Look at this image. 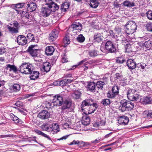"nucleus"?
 <instances>
[{"label": "nucleus", "instance_id": "f257e3e1", "mask_svg": "<svg viewBox=\"0 0 152 152\" xmlns=\"http://www.w3.org/2000/svg\"><path fill=\"white\" fill-rule=\"evenodd\" d=\"M82 110L86 114L94 113L96 109L97 105L93 103L91 99H87L83 102L82 104Z\"/></svg>", "mask_w": 152, "mask_h": 152}, {"label": "nucleus", "instance_id": "f03ea898", "mask_svg": "<svg viewBox=\"0 0 152 152\" xmlns=\"http://www.w3.org/2000/svg\"><path fill=\"white\" fill-rule=\"evenodd\" d=\"M134 107V105L133 103L124 99L121 101V105L119 109L122 112H124L131 110Z\"/></svg>", "mask_w": 152, "mask_h": 152}, {"label": "nucleus", "instance_id": "7ed1b4c3", "mask_svg": "<svg viewBox=\"0 0 152 152\" xmlns=\"http://www.w3.org/2000/svg\"><path fill=\"white\" fill-rule=\"evenodd\" d=\"M135 89H129L127 91L128 99L132 101H138L140 99V96Z\"/></svg>", "mask_w": 152, "mask_h": 152}, {"label": "nucleus", "instance_id": "20e7f679", "mask_svg": "<svg viewBox=\"0 0 152 152\" xmlns=\"http://www.w3.org/2000/svg\"><path fill=\"white\" fill-rule=\"evenodd\" d=\"M33 69V66L32 65L27 63L23 64L20 67V72L26 74H29Z\"/></svg>", "mask_w": 152, "mask_h": 152}, {"label": "nucleus", "instance_id": "39448f33", "mask_svg": "<svg viewBox=\"0 0 152 152\" xmlns=\"http://www.w3.org/2000/svg\"><path fill=\"white\" fill-rule=\"evenodd\" d=\"M125 27L126 34L129 35L134 33L137 29L136 23L132 21L128 22Z\"/></svg>", "mask_w": 152, "mask_h": 152}, {"label": "nucleus", "instance_id": "423d86ee", "mask_svg": "<svg viewBox=\"0 0 152 152\" xmlns=\"http://www.w3.org/2000/svg\"><path fill=\"white\" fill-rule=\"evenodd\" d=\"M63 102V95L62 94H58L56 95L54 97V99L52 104L54 106H60L61 105Z\"/></svg>", "mask_w": 152, "mask_h": 152}, {"label": "nucleus", "instance_id": "0eeeda50", "mask_svg": "<svg viewBox=\"0 0 152 152\" xmlns=\"http://www.w3.org/2000/svg\"><path fill=\"white\" fill-rule=\"evenodd\" d=\"M53 0H45V4L48 6L51 12H55L59 8L58 6Z\"/></svg>", "mask_w": 152, "mask_h": 152}, {"label": "nucleus", "instance_id": "6e6552de", "mask_svg": "<svg viewBox=\"0 0 152 152\" xmlns=\"http://www.w3.org/2000/svg\"><path fill=\"white\" fill-rule=\"evenodd\" d=\"M105 48L108 52L113 53L115 52L116 49L114 45L111 41H107L105 45Z\"/></svg>", "mask_w": 152, "mask_h": 152}, {"label": "nucleus", "instance_id": "1a4fd4ad", "mask_svg": "<svg viewBox=\"0 0 152 152\" xmlns=\"http://www.w3.org/2000/svg\"><path fill=\"white\" fill-rule=\"evenodd\" d=\"M118 93V87L116 86H114L111 91H110L107 93V97L109 98H113L115 97Z\"/></svg>", "mask_w": 152, "mask_h": 152}, {"label": "nucleus", "instance_id": "9d476101", "mask_svg": "<svg viewBox=\"0 0 152 152\" xmlns=\"http://www.w3.org/2000/svg\"><path fill=\"white\" fill-rule=\"evenodd\" d=\"M17 41L19 45H21L26 44L27 41L26 37L23 35L18 36L17 38Z\"/></svg>", "mask_w": 152, "mask_h": 152}, {"label": "nucleus", "instance_id": "9b49d317", "mask_svg": "<svg viewBox=\"0 0 152 152\" xmlns=\"http://www.w3.org/2000/svg\"><path fill=\"white\" fill-rule=\"evenodd\" d=\"M38 116L42 119H48L50 117V114L47 111L43 110L39 113Z\"/></svg>", "mask_w": 152, "mask_h": 152}, {"label": "nucleus", "instance_id": "f8f14e48", "mask_svg": "<svg viewBox=\"0 0 152 152\" xmlns=\"http://www.w3.org/2000/svg\"><path fill=\"white\" fill-rule=\"evenodd\" d=\"M59 34L58 30H54L49 35V40L50 42L55 40L57 38Z\"/></svg>", "mask_w": 152, "mask_h": 152}, {"label": "nucleus", "instance_id": "ddd939ff", "mask_svg": "<svg viewBox=\"0 0 152 152\" xmlns=\"http://www.w3.org/2000/svg\"><path fill=\"white\" fill-rule=\"evenodd\" d=\"M62 121L63 123L62 126L64 129H67L70 127V125L72 123L70 119L64 118Z\"/></svg>", "mask_w": 152, "mask_h": 152}, {"label": "nucleus", "instance_id": "4468645a", "mask_svg": "<svg viewBox=\"0 0 152 152\" xmlns=\"http://www.w3.org/2000/svg\"><path fill=\"white\" fill-rule=\"evenodd\" d=\"M36 46L35 45H32L28 47L27 50L33 56H36L37 54V49L35 48Z\"/></svg>", "mask_w": 152, "mask_h": 152}, {"label": "nucleus", "instance_id": "2eb2a0df", "mask_svg": "<svg viewBox=\"0 0 152 152\" xmlns=\"http://www.w3.org/2000/svg\"><path fill=\"white\" fill-rule=\"evenodd\" d=\"M118 123L121 124H127L129 121V118L126 116H123L120 117L118 119Z\"/></svg>", "mask_w": 152, "mask_h": 152}, {"label": "nucleus", "instance_id": "dca6fc26", "mask_svg": "<svg viewBox=\"0 0 152 152\" xmlns=\"http://www.w3.org/2000/svg\"><path fill=\"white\" fill-rule=\"evenodd\" d=\"M126 64L129 68L130 69H133L136 67L135 62L133 59H130L127 60Z\"/></svg>", "mask_w": 152, "mask_h": 152}, {"label": "nucleus", "instance_id": "f3484780", "mask_svg": "<svg viewBox=\"0 0 152 152\" xmlns=\"http://www.w3.org/2000/svg\"><path fill=\"white\" fill-rule=\"evenodd\" d=\"M62 104L63 105L61 109L63 110H65L69 108L71 105L72 103L70 101L66 100L63 101Z\"/></svg>", "mask_w": 152, "mask_h": 152}, {"label": "nucleus", "instance_id": "a211bd4d", "mask_svg": "<svg viewBox=\"0 0 152 152\" xmlns=\"http://www.w3.org/2000/svg\"><path fill=\"white\" fill-rule=\"evenodd\" d=\"M50 69V64L48 62H44L43 64L41 70L45 72H49Z\"/></svg>", "mask_w": 152, "mask_h": 152}, {"label": "nucleus", "instance_id": "6ab92c4d", "mask_svg": "<svg viewBox=\"0 0 152 152\" xmlns=\"http://www.w3.org/2000/svg\"><path fill=\"white\" fill-rule=\"evenodd\" d=\"M51 12L49 8L44 7L42 9L41 14L43 16L47 17L49 15Z\"/></svg>", "mask_w": 152, "mask_h": 152}, {"label": "nucleus", "instance_id": "aec40b11", "mask_svg": "<svg viewBox=\"0 0 152 152\" xmlns=\"http://www.w3.org/2000/svg\"><path fill=\"white\" fill-rule=\"evenodd\" d=\"M29 77L31 80H34L37 79L39 76V73L37 71H34L31 72L30 73Z\"/></svg>", "mask_w": 152, "mask_h": 152}, {"label": "nucleus", "instance_id": "412c9836", "mask_svg": "<svg viewBox=\"0 0 152 152\" xmlns=\"http://www.w3.org/2000/svg\"><path fill=\"white\" fill-rule=\"evenodd\" d=\"M140 101L144 104H152V98L146 96L141 98Z\"/></svg>", "mask_w": 152, "mask_h": 152}, {"label": "nucleus", "instance_id": "4be33fe9", "mask_svg": "<svg viewBox=\"0 0 152 152\" xmlns=\"http://www.w3.org/2000/svg\"><path fill=\"white\" fill-rule=\"evenodd\" d=\"M27 9L28 11L33 12L37 8L36 4L34 3L28 4L27 5Z\"/></svg>", "mask_w": 152, "mask_h": 152}, {"label": "nucleus", "instance_id": "5701e85b", "mask_svg": "<svg viewBox=\"0 0 152 152\" xmlns=\"http://www.w3.org/2000/svg\"><path fill=\"white\" fill-rule=\"evenodd\" d=\"M88 88L89 90L92 92H98L96 90V87L95 83L94 82H90L88 85Z\"/></svg>", "mask_w": 152, "mask_h": 152}, {"label": "nucleus", "instance_id": "b1692460", "mask_svg": "<svg viewBox=\"0 0 152 152\" xmlns=\"http://www.w3.org/2000/svg\"><path fill=\"white\" fill-rule=\"evenodd\" d=\"M54 49L52 46H48L46 48L45 53L47 55L49 56L53 54Z\"/></svg>", "mask_w": 152, "mask_h": 152}, {"label": "nucleus", "instance_id": "393cba45", "mask_svg": "<svg viewBox=\"0 0 152 152\" xmlns=\"http://www.w3.org/2000/svg\"><path fill=\"white\" fill-rule=\"evenodd\" d=\"M69 5V3L67 2H65L61 4L60 7L61 10L62 11L65 12L68 9Z\"/></svg>", "mask_w": 152, "mask_h": 152}, {"label": "nucleus", "instance_id": "a878e982", "mask_svg": "<svg viewBox=\"0 0 152 152\" xmlns=\"http://www.w3.org/2000/svg\"><path fill=\"white\" fill-rule=\"evenodd\" d=\"M7 28L9 32L12 34H16L18 32V28H15L12 27L11 26L8 25L7 26Z\"/></svg>", "mask_w": 152, "mask_h": 152}, {"label": "nucleus", "instance_id": "bb28decb", "mask_svg": "<svg viewBox=\"0 0 152 152\" xmlns=\"http://www.w3.org/2000/svg\"><path fill=\"white\" fill-rule=\"evenodd\" d=\"M103 38V36L100 34H95L94 37V39L95 42H101Z\"/></svg>", "mask_w": 152, "mask_h": 152}, {"label": "nucleus", "instance_id": "cd10ccee", "mask_svg": "<svg viewBox=\"0 0 152 152\" xmlns=\"http://www.w3.org/2000/svg\"><path fill=\"white\" fill-rule=\"evenodd\" d=\"M81 93V92L78 90L75 91L72 94V97L75 99H79L80 97Z\"/></svg>", "mask_w": 152, "mask_h": 152}, {"label": "nucleus", "instance_id": "c85d7f7f", "mask_svg": "<svg viewBox=\"0 0 152 152\" xmlns=\"http://www.w3.org/2000/svg\"><path fill=\"white\" fill-rule=\"evenodd\" d=\"M73 30H81L82 29L81 24L80 23H75L71 26Z\"/></svg>", "mask_w": 152, "mask_h": 152}, {"label": "nucleus", "instance_id": "c756f323", "mask_svg": "<svg viewBox=\"0 0 152 152\" xmlns=\"http://www.w3.org/2000/svg\"><path fill=\"white\" fill-rule=\"evenodd\" d=\"M10 118L13 120L15 123H19L20 122V119L13 113L10 114Z\"/></svg>", "mask_w": 152, "mask_h": 152}, {"label": "nucleus", "instance_id": "7c9ffc66", "mask_svg": "<svg viewBox=\"0 0 152 152\" xmlns=\"http://www.w3.org/2000/svg\"><path fill=\"white\" fill-rule=\"evenodd\" d=\"M6 68L7 69H9L10 71H13L14 72H16L17 71V68L14 65H11L10 64H7L6 65Z\"/></svg>", "mask_w": 152, "mask_h": 152}, {"label": "nucleus", "instance_id": "2f4dec72", "mask_svg": "<svg viewBox=\"0 0 152 152\" xmlns=\"http://www.w3.org/2000/svg\"><path fill=\"white\" fill-rule=\"evenodd\" d=\"M99 3L96 0H91L90 1V6L93 8H96L99 5Z\"/></svg>", "mask_w": 152, "mask_h": 152}, {"label": "nucleus", "instance_id": "473e14b6", "mask_svg": "<svg viewBox=\"0 0 152 152\" xmlns=\"http://www.w3.org/2000/svg\"><path fill=\"white\" fill-rule=\"evenodd\" d=\"M42 128L43 129V130L46 131L48 132H52L53 131V129L51 127V125H48V124H46L45 125H43L42 126Z\"/></svg>", "mask_w": 152, "mask_h": 152}, {"label": "nucleus", "instance_id": "72a5a7b5", "mask_svg": "<svg viewBox=\"0 0 152 152\" xmlns=\"http://www.w3.org/2000/svg\"><path fill=\"white\" fill-rule=\"evenodd\" d=\"M90 119L88 116H85L82 121V123L84 125L87 126L90 124Z\"/></svg>", "mask_w": 152, "mask_h": 152}, {"label": "nucleus", "instance_id": "f704fd0d", "mask_svg": "<svg viewBox=\"0 0 152 152\" xmlns=\"http://www.w3.org/2000/svg\"><path fill=\"white\" fill-rule=\"evenodd\" d=\"M123 5L127 7H133L135 6L134 3L133 2H131L129 1L126 0L124 1L123 3Z\"/></svg>", "mask_w": 152, "mask_h": 152}, {"label": "nucleus", "instance_id": "c9c22d12", "mask_svg": "<svg viewBox=\"0 0 152 152\" xmlns=\"http://www.w3.org/2000/svg\"><path fill=\"white\" fill-rule=\"evenodd\" d=\"M122 42L123 44L125 45L126 44V45L125 46L126 50L127 52H129L130 50H129V48L131 47V45H128L127 43H128V41L127 40H122Z\"/></svg>", "mask_w": 152, "mask_h": 152}, {"label": "nucleus", "instance_id": "e433bc0d", "mask_svg": "<svg viewBox=\"0 0 152 152\" xmlns=\"http://www.w3.org/2000/svg\"><path fill=\"white\" fill-rule=\"evenodd\" d=\"M51 127L53 129V131L55 133H57L59 130V128L58 125L56 123H54L51 124Z\"/></svg>", "mask_w": 152, "mask_h": 152}, {"label": "nucleus", "instance_id": "4c0bfd02", "mask_svg": "<svg viewBox=\"0 0 152 152\" xmlns=\"http://www.w3.org/2000/svg\"><path fill=\"white\" fill-rule=\"evenodd\" d=\"M104 84V83L102 81H98L96 84V88H98V89H102Z\"/></svg>", "mask_w": 152, "mask_h": 152}, {"label": "nucleus", "instance_id": "58836bf2", "mask_svg": "<svg viewBox=\"0 0 152 152\" xmlns=\"http://www.w3.org/2000/svg\"><path fill=\"white\" fill-rule=\"evenodd\" d=\"M20 88V86L18 84H15L13 85L12 86V89L15 92H17L19 91Z\"/></svg>", "mask_w": 152, "mask_h": 152}, {"label": "nucleus", "instance_id": "ea45409f", "mask_svg": "<svg viewBox=\"0 0 152 152\" xmlns=\"http://www.w3.org/2000/svg\"><path fill=\"white\" fill-rule=\"evenodd\" d=\"M76 39L79 42H83L84 41L85 38L82 34H80L78 36Z\"/></svg>", "mask_w": 152, "mask_h": 152}, {"label": "nucleus", "instance_id": "a19ab883", "mask_svg": "<svg viewBox=\"0 0 152 152\" xmlns=\"http://www.w3.org/2000/svg\"><path fill=\"white\" fill-rule=\"evenodd\" d=\"M105 123V121L104 120H101L98 122V123L95 124L94 126L96 127H99L104 125Z\"/></svg>", "mask_w": 152, "mask_h": 152}, {"label": "nucleus", "instance_id": "79ce46f5", "mask_svg": "<svg viewBox=\"0 0 152 152\" xmlns=\"http://www.w3.org/2000/svg\"><path fill=\"white\" fill-rule=\"evenodd\" d=\"M101 103L104 106L108 105L110 103V100L109 99H103Z\"/></svg>", "mask_w": 152, "mask_h": 152}, {"label": "nucleus", "instance_id": "37998d69", "mask_svg": "<svg viewBox=\"0 0 152 152\" xmlns=\"http://www.w3.org/2000/svg\"><path fill=\"white\" fill-rule=\"evenodd\" d=\"M27 40H30V41H34L35 39L34 35L31 33L28 34L26 36Z\"/></svg>", "mask_w": 152, "mask_h": 152}, {"label": "nucleus", "instance_id": "c03bdc74", "mask_svg": "<svg viewBox=\"0 0 152 152\" xmlns=\"http://www.w3.org/2000/svg\"><path fill=\"white\" fill-rule=\"evenodd\" d=\"M147 30L149 32H152V23L149 22L146 25Z\"/></svg>", "mask_w": 152, "mask_h": 152}, {"label": "nucleus", "instance_id": "a18cd8bd", "mask_svg": "<svg viewBox=\"0 0 152 152\" xmlns=\"http://www.w3.org/2000/svg\"><path fill=\"white\" fill-rule=\"evenodd\" d=\"M7 91L6 88L3 87L1 89H0V95L3 96L5 95L7 93Z\"/></svg>", "mask_w": 152, "mask_h": 152}, {"label": "nucleus", "instance_id": "49530a36", "mask_svg": "<svg viewBox=\"0 0 152 152\" xmlns=\"http://www.w3.org/2000/svg\"><path fill=\"white\" fill-rule=\"evenodd\" d=\"M88 54L91 57H92L96 56L97 55V52L95 50H91L89 52Z\"/></svg>", "mask_w": 152, "mask_h": 152}, {"label": "nucleus", "instance_id": "de8ad7c7", "mask_svg": "<svg viewBox=\"0 0 152 152\" xmlns=\"http://www.w3.org/2000/svg\"><path fill=\"white\" fill-rule=\"evenodd\" d=\"M148 18L150 20H152V11L149 10L146 13Z\"/></svg>", "mask_w": 152, "mask_h": 152}, {"label": "nucleus", "instance_id": "09e8293b", "mask_svg": "<svg viewBox=\"0 0 152 152\" xmlns=\"http://www.w3.org/2000/svg\"><path fill=\"white\" fill-rule=\"evenodd\" d=\"M63 41L65 44H69L70 43V41L69 38L67 37H65L64 38Z\"/></svg>", "mask_w": 152, "mask_h": 152}, {"label": "nucleus", "instance_id": "8fccbe9b", "mask_svg": "<svg viewBox=\"0 0 152 152\" xmlns=\"http://www.w3.org/2000/svg\"><path fill=\"white\" fill-rule=\"evenodd\" d=\"M125 60L121 58H117L116 60V62L117 63L121 64L123 63Z\"/></svg>", "mask_w": 152, "mask_h": 152}, {"label": "nucleus", "instance_id": "3c124183", "mask_svg": "<svg viewBox=\"0 0 152 152\" xmlns=\"http://www.w3.org/2000/svg\"><path fill=\"white\" fill-rule=\"evenodd\" d=\"M149 112L148 111H145L143 113V115L144 118H147L148 119L149 118Z\"/></svg>", "mask_w": 152, "mask_h": 152}, {"label": "nucleus", "instance_id": "603ef678", "mask_svg": "<svg viewBox=\"0 0 152 152\" xmlns=\"http://www.w3.org/2000/svg\"><path fill=\"white\" fill-rule=\"evenodd\" d=\"M35 132L37 133L39 135H41L44 137L45 136V135L46 134L44 133L43 132H42L41 131L38 130H35Z\"/></svg>", "mask_w": 152, "mask_h": 152}, {"label": "nucleus", "instance_id": "864d4df0", "mask_svg": "<svg viewBox=\"0 0 152 152\" xmlns=\"http://www.w3.org/2000/svg\"><path fill=\"white\" fill-rule=\"evenodd\" d=\"M24 5V3H22L16 4L15 7L18 8H22Z\"/></svg>", "mask_w": 152, "mask_h": 152}, {"label": "nucleus", "instance_id": "5fc2aeb1", "mask_svg": "<svg viewBox=\"0 0 152 152\" xmlns=\"http://www.w3.org/2000/svg\"><path fill=\"white\" fill-rule=\"evenodd\" d=\"M146 65L144 64H139L137 65V67L139 68H140L142 69H144L145 68V67L146 66Z\"/></svg>", "mask_w": 152, "mask_h": 152}, {"label": "nucleus", "instance_id": "6e6d98bb", "mask_svg": "<svg viewBox=\"0 0 152 152\" xmlns=\"http://www.w3.org/2000/svg\"><path fill=\"white\" fill-rule=\"evenodd\" d=\"M12 25L15 27V28H18L19 24L17 21H14L13 24L11 23L10 24V25L11 26H12Z\"/></svg>", "mask_w": 152, "mask_h": 152}, {"label": "nucleus", "instance_id": "4d7b16f0", "mask_svg": "<svg viewBox=\"0 0 152 152\" xmlns=\"http://www.w3.org/2000/svg\"><path fill=\"white\" fill-rule=\"evenodd\" d=\"M66 84H67L72 82L74 80L73 79H64Z\"/></svg>", "mask_w": 152, "mask_h": 152}, {"label": "nucleus", "instance_id": "13d9d810", "mask_svg": "<svg viewBox=\"0 0 152 152\" xmlns=\"http://www.w3.org/2000/svg\"><path fill=\"white\" fill-rule=\"evenodd\" d=\"M61 61L62 63H64L67 62L68 61L65 56H64L62 58Z\"/></svg>", "mask_w": 152, "mask_h": 152}, {"label": "nucleus", "instance_id": "bf43d9fd", "mask_svg": "<svg viewBox=\"0 0 152 152\" xmlns=\"http://www.w3.org/2000/svg\"><path fill=\"white\" fill-rule=\"evenodd\" d=\"M116 78L118 80H121L122 78V76L119 73L115 74Z\"/></svg>", "mask_w": 152, "mask_h": 152}, {"label": "nucleus", "instance_id": "052dcab7", "mask_svg": "<svg viewBox=\"0 0 152 152\" xmlns=\"http://www.w3.org/2000/svg\"><path fill=\"white\" fill-rule=\"evenodd\" d=\"M80 142L79 141H76L75 140H74L73 142H71L70 144H69V145H73L78 144Z\"/></svg>", "mask_w": 152, "mask_h": 152}, {"label": "nucleus", "instance_id": "680f3d73", "mask_svg": "<svg viewBox=\"0 0 152 152\" xmlns=\"http://www.w3.org/2000/svg\"><path fill=\"white\" fill-rule=\"evenodd\" d=\"M15 105L18 107H20L23 105V103L20 101H17L15 103Z\"/></svg>", "mask_w": 152, "mask_h": 152}, {"label": "nucleus", "instance_id": "e2e57ef3", "mask_svg": "<svg viewBox=\"0 0 152 152\" xmlns=\"http://www.w3.org/2000/svg\"><path fill=\"white\" fill-rule=\"evenodd\" d=\"M6 52L5 48L3 47L0 48V54L1 55Z\"/></svg>", "mask_w": 152, "mask_h": 152}, {"label": "nucleus", "instance_id": "0e129e2a", "mask_svg": "<svg viewBox=\"0 0 152 152\" xmlns=\"http://www.w3.org/2000/svg\"><path fill=\"white\" fill-rule=\"evenodd\" d=\"M88 60L87 58H85L78 63L77 65L79 66L82 64L84 62Z\"/></svg>", "mask_w": 152, "mask_h": 152}, {"label": "nucleus", "instance_id": "69168bd1", "mask_svg": "<svg viewBox=\"0 0 152 152\" xmlns=\"http://www.w3.org/2000/svg\"><path fill=\"white\" fill-rule=\"evenodd\" d=\"M60 86H62L64 85H66V83L65 82V80H62L59 81Z\"/></svg>", "mask_w": 152, "mask_h": 152}, {"label": "nucleus", "instance_id": "338daca9", "mask_svg": "<svg viewBox=\"0 0 152 152\" xmlns=\"http://www.w3.org/2000/svg\"><path fill=\"white\" fill-rule=\"evenodd\" d=\"M53 85L56 86H60V84L59 82V81H56L55 82H54L53 83Z\"/></svg>", "mask_w": 152, "mask_h": 152}, {"label": "nucleus", "instance_id": "774afa93", "mask_svg": "<svg viewBox=\"0 0 152 152\" xmlns=\"http://www.w3.org/2000/svg\"><path fill=\"white\" fill-rule=\"evenodd\" d=\"M100 141V139H99V138H98L97 139L95 140L92 141V143H96L99 142Z\"/></svg>", "mask_w": 152, "mask_h": 152}]
</instances>
